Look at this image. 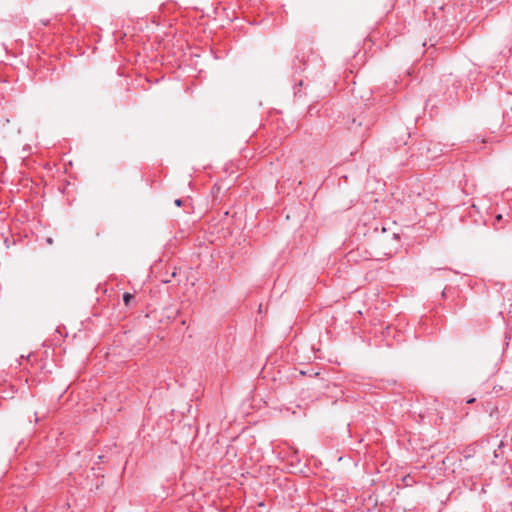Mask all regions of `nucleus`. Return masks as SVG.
<instances>
[{
	"label": "nucleus",
	"mask_w": 512,
	"mask_h": 512,
	"mask_svg": "<svg viewBox=\"0 0 512 512\" xmlns=\"http://www.w3.org/2000/svg\"><path fill=\"white\" fill-rule=\"evenodd\" d=\"M47 243H48V244H52V243H53L52 238H48V239H47Z\"/></svg>",
	"instance_id": "obj_4"
},
{
	"label": "nucleus",
	"mask_w": 512,
	"mask_h": 512,
	"mask_svg": "<svg viewBox=\"0 0 512 512\" xmlns=\"http://www.w3.org/2000/svg\"><path fill=\"white\" fill-rule=\"evenodd\" d=\"M133 299H134V296H133L132 294H130V293H124V295H123V301H124L125 305H127V306H128V305L130 304L131 300H133Z\"/></svg>",
	"instance_id": "obj_1"
},
{
	"label": "nucleus",
	"mask_w": 512,
	"mask_h": 512,
	"mask_svg": "<svg viewBox=\"0 0 512 512\" xmlns=\"http://www.w3.org/2000/svg\"><path fill=\"white\" fill-rule=\"evenodd\" d=\"M474 402H475V398H470V399H468V400H467V403H468V404H472V403H474Z\"/></svg>",
	"instance_id": "obj_3"
},
{
	"label": "nucleus",
	"mask_w": 512,
	"mask_h": 512,
	"mask_svg": "<svg viewBox=\"0 0 512 512\" xmlns=\"http://www.w3.org/2000/svg\"><path fill=\"white\" fill-rule=\"evenodd\" d=\"M174 203H175L176 206L180 207L183 202H182L181 199H176Z\"/></svg>",
	"instance_id": "obj_2"
}]
</instances>
